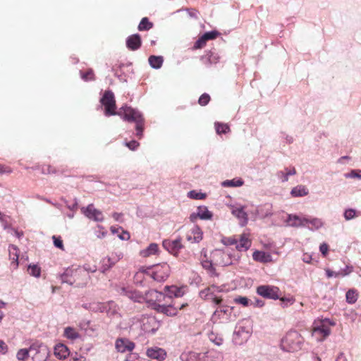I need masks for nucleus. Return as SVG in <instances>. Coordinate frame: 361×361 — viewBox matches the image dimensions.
Here are the masks:
<instances>
[{
	"label": "nucleus",
	"instance_id": "nucleus-1",
	"mask_svg": "<svg viewBox=\"0 0 361 361\" xmlns=\"http://www.w3.org/2000/svg\"><path fill=\"white\" fill-rule=\"evenodd\" d=\"M147 297L154 301L151 304L152 308L158 312L173 317L177 314L178 310L183 309L186 304L178 305L174 300H171L170 296L156 290H151L147 293Z\"/></svg>",
	"mask_w": 361,
	"mask_h": 361
},
{
	"label": "nucleus",
	"instance_id": "nucleus-2",
	"mask_svg": "<svg viewBox=\"0 0 361 361\" xmlns=\"http://www.w3.org/2000/svg\"><path fill=\"white\" fill-rule=\"evenodd\" d=\"M62 283L75 285L77 287L85 286L89 280L90 275L84 269L78 267L75 269H67L61 276Z\"/></svg>",
	"mask_w": 361,
	"mask_h": 361
},
{
	"label": "nucleus",
	"instance_id": "nucleus-3",
	"mask_svg": "<svg viewBox=\"0 0 361 361\" xmlns=\"http://www.w3.org/2000/svg\"><path fill=\"white\" fill-rule=\"evenodd\" d=\"M121 109L123 111L124 120L136 123V135L137 137H141L143 131V118L140 112L130 106H124Z\"/></svg>",
	"mask_w": 361,
	"mask_h": 361
},
{
	"label": "nucleus",
	"instance_id": "nucleus-4",
	"mask_svg": "<svg viewBox=\"0 0 361 361\" xmlns=\"http://www.w3.org/2000/svg\"><path fill=\"white\" fill-rule=\"evenodd\" d=\"M31 361H47L50 350L47 345L42 342H35L30 345Z\"/></svg>",
	"mask_w": 361,
	"mask_h": 361
},
{
	"label": "nucleus",
	"instance_id": "nucleus-5",
	"mask_svg": "<svg viewBox=\"0 0 361 361\" xmlns=\"http://www.w3.org/2000/svg\"><path fill=\"white\" fill-rule=\"evenodd\" d=\"M334 325L335 323L327 319L315 322L312 329V336H315L317 341H322L330 334L331 330L329 326Z\"/></svg>",
	"mask_w": 361,
	"mask_h": 361
},
{
	"label": "nucleus",
	"instance_id": "nucleus-6",
	"mask_svg": "<svg viewBox=\"0 0 361 361\" xmlns=\"http://www.w3.org/2000/svg\"><path fill=\"white\" fill-rule=\"evenodd\" d=\"M223 289L216 286H211L200 293V296L204 300L212 301L216 305H219L222 300L221 296L219 295Z\"/></svg>",
	"mask_w": 361,
	"mask_h": 361
},
{
	"label": "nucleus",
	"instance_id": "nucleus-7",
	"mask_svg": "<svg viewBox=\"0 0 361 361\" xmlns=\"http://www.w3.org/2000/svg\"><path fill=\"white\" fill-rule=\"evenodd\" d=\"M140 328L145 333H155L159 328V323L152 316L142 315L139 320Z\"/></svg>",
	"mask_w": 361,
	"mask_h": 361
},
{
	"label": "nucleus",
	"instance_id": "nucleus-8",
	"mask_svg": "<svg viewBox=\"0 0 361 361\" xmlns=\"http://www.w3.org/2000/svg\"><path fill=\"white\" fill-rule=\"evenodd\" d=\"M101 103L105 106V115L109 116L116 115L117 113L116 109V100L114 93L110 90L105 91L103 97L100 100Z\"/></svg>",
	"mask_w": 361,
	"mask_h": 361
},
{
	"label": "nucleus",
	"instance_id": "nucleus-9",
	"mask_svg": "<svg viewBox=\"0 0 361 361\" xmlns=\"http://www.w3.org/2000/svg\"><path fill=\"white\" fill-rule=\"evenodd\" d=\"M212 319L214 321L219 319L224 322L234 321L235 319V315L233 314V307L220 306L214 311L212 315Z\"/></svg>",
	"mask_w": 361,
	"mask_h": 361
},
{
	"label": "nucleus",
	"instance_id": "nucleus-10",
	"mask_svg": "<svg viewBox=\"0 0 361 361\" xmlns=\"http://www.w3.org/2000/svg\"><path fill=\"white\" fill-rule=\"evenodd\" d=\"M211 259L214 265L228 266L232 264L230 255L222 250H214L211 254Z\"/></svg>",
	"mask_w": 361,
	"mask_h": 361
},
{
	"label": "nucleus",
	"instance_id": "nucleus-11",
	"mask_svg": "<svg viewBox=\"0 0 361 361\" xmlns=\"http://www.w3.org/2000/svg\"><path fill=\"white\" fill-rule=\"evenodd\" d=\"M284 347L287 346L288 350H298L300 348V338L295 331L289 332L282 341Z\"/></svg>",
	"mask_w": 361,
	"mask_h": 361
},
{
	"label": "nucleus",
	"instance_id": "nucleus-12",
	"mask_svg": "<svg viewBox=\"0 0 361 361\" xmlns=\"http://www.w3.org/2000/svg\"><path fill=\"white\" fill-rule=\"evenodd\" d=\"M190 360L192 361H219L221 355L213 350L208 351L204 354L191 352L189 353Z\"/></svg>",
	"mask_w": 361,
	"mask_h": 361
},
{
	"label": "nucleus",
	"instance_id": "nucleus-13",
	"mask_svg": "<svg viewBox=\"0 0 361 361\" xmlns=\"http://www.w3.org/2000/svg\"><path fill=\"white\" fill-rule=\"evenodd\" d=\"M170 272V267L166 263L154 266L152 271V277L157 281H165Z\"/></svg>",
	"mask_w": 361,
	"mask_h": 361
},
{
	"label": "nucleus",
	"instance_id": "nucleus-14",
	"mask_svg": "<svg viewBox=\"0 0 361 361\" xmlns=\"http://www.w3.org/2000/svg\"><path fill=\"white\" fill-rule=\"evenodd\" d=\"M257 293L266 298L276 300L279 298V289L276 286H259L257 288Z\"/></svg>",
	"mask_w": 361,
	"mask_h": 361
},
{
	"label": "nucleus",
	"instance_id": "nucleus-15",
	"mask_svg": "<svg viewBox=\"0 0 361 361\" xmlns=\"http://www.w3.org/2000/svg\"><path fill=\"white\" fill-rule=\"evenodd\" d=\"M81 209L84 215L90 219L100 222L104 220L102 212L95 209L92 204H90L87 207H82Z\"/></svg>",
	"mask_w": 361,
	"mask_h": 361
},
{
	"label": "nucleus",
	"instance_id": "nucleus-16",
	"mask_svg": "<svg viewBox=\"0 0 361 361\" xmlns=\"http://www.w3.org/2000/svg\"><path fill=\"white\" fill-rule=\"evenodd\" d=\"M251 332L252 329L250 325V322L247 319H244L236 326L235 334L246 340L250 336Z\"/></svg>",
	"mask_w": 361,
	"mask_h": 361
},
{
	"label": "nucleus",
	"instance_id": "nucleus-17",
	"mask_svg": "<svg viewBox=\"0 0 361 361\" xmlns=\"http://www.w3.org/2000/svg\"><path fill=\"white\" fill-rule=\"evenodd\" d=\"M146 355L151 359L157 361H164L166 357V352L164 349L159 347H152L147 350Z\"/></svg>",
	"mask_w": 361,
	"mask_h": 361
},
{
	"label": "nucleus",
	"instance_id": "nucleus-18",
	"mask_svg": "<svg viewBox=\"0 0 361 361\" xmlns=\"http://www.w3.org/2000/svg\"><path fill=\"white\" fill-rule=\"evenodd\" d=\"M286 222L291 227H304L307 224V218H301L295 214H288Z\"/></svg>",
	"mask_w": 361,
	"mask_h": 361
},
{
	"label": "nucleus",
	"instance_id": "nucleus-19",
	"mask_svg": "<svg viewBox=\"0 0 361 361\" xmlns=\"http://www.w3.org/2000/svg\"><path fill=\"white\" fill-rule=\"evenodd\" d=\"M134 347V343L127 339L120 338L116 341V348L121 353L131 351Z\"/></svg>",
	"mask_w": 361,
	"mask_h": 361
},
{
	"label": "nucleus",
	"instance_id": "nucleus-20",
	"mask_svg": "<svg viewBox=\"0 0 361 361\" xmlns=\"http://www.w3.org/2000/svg\"><path fill=\"white\" fill-rule=\"evenodd\" d=\"M166 296L171 297V300H173V298H180L184 295V291L182 288L176 286H166L164 288V293Z\"/></svg>",
	"mask_w": 361,
	"mask_h": 361
},
{
	"label": "nucleus",
	"instance_id": "nucleus-21",
	"mask_svg": "<svg viewBox=\"0 0 361 361\" xmlns=\"http://www.w3.org/2000/svg\"><path fill=\"white\" fill-rule=\"evenodd\" d=\"M231 213L240 220L242 226L247 224L248 218L243 207H233Z\"/></svg>",
	"mask_w": 361,
	"mask_h": 361
},
{
	"label": "nucleus",
	"instance_id": "nucleus-22",
	"mask_svg": "<svg viewBox=\"0 0 361 361\" xmlns=\"http://www.w3.org/2000/svg\"><path fill=\"white\" fill-rule=\"evenodd\" d=\"M127 47L131 50H137L141 46V39L139 35H133L127 39Z\"/></svg>",
	"mask_w": 361,
	"mask_h": 361
},
{
	"label": "nucleus",
	"instance_id": "nucleus-23",
	"mask_svg": "<svg viewBox=\"0 0 361 361\" xmlns=\"http://www.w3.org/2000/svg\"><path fill=\"white\" fill-rule=\"evenodd\" d=\"M251 246V241L248 235L243 233L241 235L239 242L237 241L236 249L239 251H246Z\"/></svg>",
	"mask_w": 361,
	"mask_h": 361
},
{
	"label": "nucleus",
	"instance_id": "nucleus-24",
	"mask_svg": "<svg viewBox=\"0 0 361 361\" xmlns=\"http://www.w3.org/2000/svg\"><path fill=\"white\" fill-rule=\"evenodd\" d=\"M54 353L59 359H64L69 355V351L64 344L59 343L55 345Z\"/></svg>",
	"mask_w": 361,
	"mask_h": 361
},
{
	"label": "nucleus",
	"instance_id": "nucleus-25",
	"mask_svg": "<svg viewBox=\"0 0 361 361\" xmlns=\"http://www.w3.org/2000/svg\"><path fill=\"white\" fill-rule=\"evenodd\" d=\"M271 209L272 205L271 204H265L262 207L258 208L256 210V213L262 218H266L272 215Z\"/></svg>",
	"mask_w": 361,
	"mask_h": 361
},
{
	"label": "nucleus",
	"instance_id": "nucleus-26",
	"mask_svg": "<svg viewBox=\"0 0 361 361\" xmlns=\"http://www.w3.org/2000/svg\"><path fill=\"white\" fill-rule=\"evenodd\" d=\"M163 246L170 252H175L179 250L182 245L180 240H176L173 241L164 240Z\"/></svg>",
	"mask_w": 361,
	"mask_h": 361
},
{
	"label": "nucleus",
	"instance_id": "nucleus-27",
	"mask_svg": "<svg viewBox=\"0 0 361 361\" xmlns=\"http://www.w3.org/2000/svg\"><path fill=\"white\" fill-rule=\"evenodd\" d=\"M123 257L122 254L120 253L116 257H106L105 259H103V268H104V270H103V272L105 271V270H108L109 269H110L112 266H114L116 262L119 259H121V257Z\"/></svg>",
	"mask_w": 361,
	"mask_h": 361
},
{
	"label": "nucleus",
	"instance_id": "nucleus-28",
	"mask_svg": "<svg viewBox=\"0 0 361 361\" xmlns=\"http://www.w3.org/2000/svg\"><path fill=\"white\" fill-rule=\"evenodd\" d=\"M197 215L198 217L203 220H209L212 217V214L209 212L207 207L200 206L197 208Z\"/></svg>",
	"mask_w": 361,
	"mask_h": 361
},
{
	"label": "nucleus",
	"instance_id": "nucleus-29",
	"mask_svg": "<svg viewBox=\"0 0 361 361\" xmlns=\"http://www.w3.org/2000/svg\"><path fill=\"white\" fill-rule=\"evenodd\" d=\"M158 245L151 243L146 249L140 251V255L147 257L152 255H155L158 252Z\"/></svg>",
	"mask_w": 361,
	"mask_h": 361
},
{
	"label": "nucleus",
	"instance_id": "nucleus-30",
	"mask_svg": "<svg viewBox=\"0 0 361 361\" xmlns=\"http://www.w3.org/2000/svg\"><path fill=\"white\" fill-rule=\"evenodd\" d=\"M149 63L152 68L158 69L160 68L163 64L164 59L162 56H150L149 57Z\"/></svg>",
	"mask_w": 361,
	"mask_h": 361
},
{
	"label": "nucleus",
	"instance_id": "nucleus-31",
	"mask_svg": "<svg viewBox=\"0 0 361 361\" xmlns=\"http://www.w3.org/2000/svg\"><path fill=\"white\" fill-rule=\"evenodd\" d=\"M63 335L66 338L72 341L80 338V334L76 331L75 329L71 326L65 328Z\"/></svg>",
	"mask_w": 361,
	"mask_h": 361
},
{
	"label": "nucleus",
	"instance_id": "nucleus-32",
	"mask_svg": "<svg viewBox=\"0 0 361 361\" xmlns=\"http://www.w3.org/2000/svg\"><path fill=\"white\" fill-rule=\"evenodd\" d=\"M290 193L294 197H302L308 194V190L304 185H298L292 189Z\"/></svg>",
	"mask_w": 361,
	"mask_h": 361
},
{
	"label": "nucleus",
	"instance_id": "nucleus-33",
	"mask_svg": "<svg viewBox=\"0 0 361 361\" xmlns=\"http://www.w3.org/2000/svg\"><path fill=\"white\" fill-rule=\"evenodd\" d=\"M29 357H30V347L19 349L16 353V358L19 361H27Z\"/></svg>",
	"mask_w": 361,
	"mask_h": 361
},
{
	"label": "nucleus",
	"instance_id": "nucleus-34",
	"mask_svg": "<svg viewBox=\"0 0 361 361\" xmlns=\"http://www.w3.org/2000/svg\"><path fill=\"white\" fill-rule=\"evenodd\" d=\"M106 305L105 302H92L89 304V310L94 312H104Z\"/></svg>",
	"mask_w": 361,
	"mask_h": 361
},
{
	"label": "nucleus",
	"instance_id": "nucleus-35",
	"mask_svg": "<svg viewBox=\"0 0 361 361\" xmlns=\"http://www.w3.org/2000/svg\"><path fill=\"white\" fill-rule=\"evenodd\" d=\"M347 269H349V270L348 271H345V272H338V271L336 272V271H333L330 269H326V276L328 278H331L332 276L338 277L339 276H345L353 271V267H347Z\"/></svg>",
	"mask_w": 361,
	"mask_h": 361
},
{
	"label": "nucleus",
	"instance_id": "nucleus-36",
	"mask_svg": "<svg viewBox=\"0 0 361 361\" xmlns=\"http://www.w3.org/2000/svg\"><path fill=\"white\" fill-rule=\"evenodd\" d=\"M307 224H311L310 230L319 229L324 226V221L319 218L307 219Z\"/></svg>",
	"mask_w": 361,
	"mask_h": 361
},
{
	"label": "nucleus",
	"instance_id": "nucleus-37",
	"mask_svg": "<svg viewBox=\"0 0 361 361\" xmlns=\"http://www.w3.org/2000/svg\"><path fill=\"white\" fill-rule=\"evenodd\" d=\"M295 173L296 171L295 168H292L290 169H286V172H279L278 176L281 179L282 182H286L288 180L289 176L295 175Z\"/></svg>",
	"mask_w": 361,
	"mask_h": 361
},
{
	"label": "nucleus",
	"instance_id": "nucleus-38",
	"mask_svg": "<svg viewBox=\"0 0 361 361\" xmlns=\"http://www.w3.org/2000/svg\"><path fill=\"white\" fill-rule=\"evenodd\" d=\"M252 257L255 261L265 262L267 261V259L268 257H269V255H267L264 252L255 251L252 254Z\"/></svg>",
	"mask_w": 361,
	"mask_h": 361
},
{
	"label": "nucleus",
	"instance_id": "nucleus-39",
	"mask_svg": "<svg viewBox=\"0 0 361 361\" xmlns=\"http://www.w3.org/2000/svg\"><path fill=\"white\" fill-rule=\"evenodd\" d=\"M345 297L348 303L354 304L357 300L358 295L355 290L350 289L346 293Z\"/></svg>",
	"mask_w": 361,
	"mask_h": 361
},
{
	"label": "nucleus",
	"instance_id": "nucleus-40",
	"mask_svg": "<svg viewBox=\"0 0 361 361\" xmlns=\"http://www.w3.org/2000/svg\"><path fill=\"white\" fill-rule=\"evenodd\" d=\"M221 185L224 187H240L243 185V181L241 179L226 180Z\"/></svg>",
	"mask_w": 361,
	"mask_h": 361
},
{
	"label": "nucleus",
	"instance_id": "nucleus-41",
	"mask_svg": "<svg viewBox=\"0 0 361 361\" xmlns=\"http://www.w3.org/2000/svg\"><path fill=\"white\" fill-rule=\"evenodd\" d=\"M105 305H107L106 306L104 312L108 315H113L117 312V307L114 302L109 301L108 302H105Z\"/></svg>",
	"mask_w": 361,
	"mask_h": 361
},
{
	"label": "nucleus",
	"instance_id": "nucleus-42",
	"mask_svg": "<svg viewBox=\"0 0 361 361\" xmlns=\"http://www.w3.org/2000/svg\"><path fill=\"white\" fill-rule=\"evenodd\" d=\"M29 274L35 277H39L41 274V269L37 264H30L27 268Z\"/></svg>",
	"mask_w": 361,
	"mask_h": 361
},
{
	"label": "nucleus",
	"instance_id": "nucleus-43",
	"mask_svg": "<svg viewBox=\"0 0 361 361\" xmlns=\"http://www.w3.org/2000/svg\"><path fill=\"white\" fill-rule=\"evenodd\" d=\"M193 242L198 243L202 239V232L199 227H194L192 230Z\"/></svg>",
	"mask_w": 361,
	"mask_h": 361
},
{
	"label": "nucleus",
	"instance_id": "nucleus-44",
	"mask_svg": "<svg viewBox=\"0 0 361 361\" xmlns=\"http://www.w3.org/2000/svg\"><path fill=\"white\" fill-rule=\"evenodd\" d=\"M152 27V23L148 20L147 18H143L138 25V30L140 31L148 30Z\"/></svg>",
	"mask_w": 361,
	"mask_h": 361
},
{
	"label": "nucleus",
	"instance_id": "nucleus-45",
	"mask_svg": "<svg viewBox=\"0 0 361 361\" xmlns=\"http://www.w3.org/2000/svg\"><path fill=\"white\" fill-rule=\"evenodd\" d=\"M216 131L218 134L226 133L229 131V127L226 124L216 123H215Z\"/></svg>",
	"mask_w": 361,
	"mask_h": 361
},
{
	"label": "nucleus",
	"instance_id": "nucleus-46",
	"mask_svg": "<svg viewBox=\"0 0 361 361\" xmlns=\"http://www.w3.org/2000/svg\"><path fill=\"white\" fill-rule=\"evenodd\" d=\"M234 302L240 304L244 307H247L250 305V300L247 297L238 296L234 298Z\"/></svg>",
	"mask_w": 361,
	"mask_h": 361
},
{
	"label": "nucleus",
	"instance_id": "nucleus-47",
	"mask_svg": "<svg viewBox=\"0 0 361 361\" xmlns=\"http://www.w3.org/2000/svg\"><path fill=\"white\" fill-rule=\"evenodd\" d=\"M188 196L191 199L202 200L205 197V195L201 192H197L195 190H191L188 193Z\"/></svg>",
	"mask_w": 361,
	"mask_h": 361
},
{
	"label": "nucleus",
	"instance_id": "nucleus-48",
	"mask_svg": "<svg viewBox=\"0 0 361 361\" xmlns=\"http://www.w3.org/2000/svg\"><path fill=\"white\" fill-rule=\"evenodd\" d=\"M356 215V211L353 209H346L344 212V218L348 221L353 219Z\"/></svg>",
	"mask_w": 361,
	"mask_h": 361
},
{
	"label": "nucleus",
	"instance_id": "nucleus-49",
	"mask_svg": "<svg viewBox=\"0 0 361 361\" xmlns=\"http://www.w3.org/2000/svg\"><path fill=\"white\" fill-rule=\"evenodd\" d=\"M210 100V97L207 94H203L201 95V97L199 99V104L202 106H205L209 103Z\"/></svg>",
	"mask_w": 361,
	"mask_h": 361
},
{
	"label": "nucleus",
	"instance_id": "nucleus-50",
	"mask_svg": "<svg viewBox=\"0 0 361 361\" xmlns=\"http://www.w3.org/2000/svg\"><path fill=\"white\" fill-rule=\"evenodd\" d=\"M218 35H219L218 32H216V31H211V32H205L202 36L206 39V41H207L209 39H215L217 37Z\"/></svg>",
	"mask_w": 361,
	"mask_h": 361
},
{
	"label": "nucleus",
	"instance_id": "nucleus-51",
	"mask_svg": "<svg viewBox=\"0 0 361 361\" xmlns=\"http://www.w3.org/2000/svg\"><path fill=\"white\" fill-rule=\"evenodd\" d=\"M206 39L202 36L198 40L196 41L194 48L195 49H201L206 44Z\"/></svg>",
	"mask_w": 361,
	"mask_h": 361
},
{
	"label": "nucleus",
	"instance_id": "nucleus-52",
	"mask_svg": "<svg viewBox=\"0 0 361 361\" xmlns=\"http://www.w3.org/2000/svg\"><path fill=\"white\" fill-rule=\"evenodd\" d=\"M222 243L225 245H231L236 244L237 243V240L233 238H231V237L224 238L222 239Z\"/></svg>",
	"mask_w": 361,
	"mask_h": 361
},
{
	"label": "nucleus",
	"instance_id": "nucleus-53",
	"mask_svg": "<svg viewBox=\"0 0 361 361\" xmlns=\"http://www.w3.org/2000/svg\"><path fill=\"white\" fill-rule=\"evenodd\" d=\"M53 240H54V245L58 247V248H60L61 250H63V241L62 240L59 238V237H56L55 235H54L52 237Z\"/></svg>",
	"mask_w": 361,
	"mask_h": 361
},
{
	"label": "nucleus",
	"instance_id": "nucleus-54",
	"mask_svg": "<svg viewBox=\"0 0 361 361\" xmlns=\"http://www.w3.org/2000/svg\"><path fill=\"white\" fill-rule=\"evenodd\" d=\"M17 250H18V248H17V247L16 245H11L9 246V253H10V255H11V254L14 255L15 257H13V259H15L16 262L18 261V255L17 254Z\"/></svg>",
	"mask_w": 361,
	"mask_h": 361
},
{
	"label": "nucleus",
	"instance_id": "nucleus-55",
	"mask_svg": "<svg viewBox=\"0 0 361 361\" xmlns=\"http://www.w3.org/2000/svg\"><path fill=\"white\" fill-rule=\"evenodd\" d=\"M93 75V71L90 70L88 71L86 73H82L81 76L82 78L85 80H91L94 79Z\"/></svg>",
	"mask_w": 361,
	"mask_h": 361
},
{
	"label": "nucleus",
	"instance_id": "nucleus-56",
	"mask_svg": "<svg viewBox=\"0 0 361 361\" xmlns=\"http://www.w3.org/2000/svg\"><path fill=\"white\" fill-rule=\"evenodd\" d=\"M126 145L131 150H135L139 146V143L135 140H132L129 142H126Z\"/></svg>",
	"mask_w": 361,
	"mask_h": 361
},
{
	"label": "nucleus",
	"instance_id": "nucleus-57",
	"mask_svg": "<svg viewBox=\"0 0 361 361\" xmlns=\"http://www.w3.org/2000/svg\"><path fill=\"white\" fill-rule=\"evenodd\" d=\"M7 350H8L7 345L6 344V343L4 341L0 340V354L4 355L6 353Z\"/></svg>",
	"mask_w": 361,
	"mask_h": 361
},
{
	"label": "nucleus",
	"instance_id": "nucleus-58",
	"mask_svg": "<svg viewBox=\"0 0 361 361\" xmlns=\"http://www.w3.org/2000/svg\"><path fill=\"white\" fill-rule=\"evenodd\" d=\"M214 264L212 260L211 261H209V260H204L203 262H202V267L206 269H209L212 267V265Z\"/></svg>",
	"mask_w": 361,
	"mask_h": 361
},
{
	"label": "nucleus",
	"instance_id": "nucleus-59",
	"mask_svg": "<svg viewBox=\"0 0 361 361\" xmlns=\"http://www.w3.org/2000/svg\"><path fill=\"white\" fill-rule=\"evenodd\" d=\"M81 269H84L89 274L90 272L94 273L97 271V268L95 266L91 267L90 265H85L83 267H80Z\"/></svg>",
	"mask_w": 361,
	"mask_h": 361
},
{
	"label": "nucleus",
	"instance_id": "nucleus-60",
	"mask_svg": "<svg viewBox=\"0 0 361 361\" xmlns=\"http://www.w3.org/2000/svg\"><path fill=\"white\" fill-rule=\"evenodd\" d=\"M346 178H361V174H358L355 170H353L350 173L345 175Z\"/></svg>",
	"mask_w": 361,
	"mask_h": 361
},
{
	"label": "nucleus",
	"instance_id": "nucleus-61",
	"mask_svg": "<svg viewBox=\"0 0 361 361\" xmlns=\"http://www.w3.org/2000/svg\"><path fill=\"white\" fill-rule=\"evenodd\" d=\"M320 252L325 255L328 251V245L325 243H323L319 247Z\"/></svg>",
	"mask_w": 361,
	"mask_h": 361
},
{
	"label": "nucleus",
	"instance_id": "nucleus-62",
	"mask_svg": "<svg viewBox=\"0 0 361 361\" xmlns=\"http://www.w3.org/2000/svg\"><path fill=\"white\" fill-rule=\"evenodd\" d=\"M123 214L121 213H117V212H114L113 214H112V216L113 218L117 221H121V217H122Z\"/></svg>",
	"mask_w": 361,
	"mask_h": 361
},
{
	"label": "nucleus",
	"instance_id": "nucleus-63",
	"mask_svg": "<svg viewBox=\"0 0 361 361\" xmlns=\"http://www.w3.org/2000/svg\"><path fill=\"white\" fill-rule=\"evenodd\" d=\"M336 361H348L343 353H341L336 359Z\"/></svg>",
	"mask_w": 361,
	"mask_h": 361
},
{
	"label": "nucleus",
	"instance_id": "nucleus-64",
	"mask_svg": "<svg viewBox=\"0 0 361 361\" xmlns=\"http://www.w3.org/2000/svg\"><path fill=\"white\" fill-rule=\"evenodd\" d=\"M187 240L191 243H194L193 242V238H192V231H190L188 234H187Z\"/></svg>",
	"mask_w": 361,
	"mask_h": 361
}]
</instances>
